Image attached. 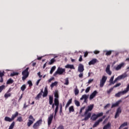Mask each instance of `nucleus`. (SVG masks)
Wrapping results in <instances>:
<instances>
[{
	"label": "nucleus",
	"mask_w": 129,
	"mask_h": 129,
	"mask_svg": "<svg viewBox=\"0 0 129 129\" xmlns=\"http://www.w3.org/2000/svg\"><path fill=\"white\" fill-rule=\"evenodd\" d=\"M93 107H94V105L91 104L88 106V108L86 109V111L84 114V115L85 116V118L83 119H82V121H84V120L86 121L88 120L90 117H91V113L89 112V111H91L92 109H93Z\"/></svg>",
	"instance_id": "obj_1"
},
{
	"label": "nucleus",
	"mask_w": 129,
	"mask_h": 129,
	"mask_svg": "<svg viewBox=\"0 0 129 129\" xmlns=\"http://www.w3.org/2000/svg\"><path fill=\"white\" fill-rule=\"evenodd\" d=\"M128 91H129V84L127 85V87L124 91H120L117 93L115 94V97H120L121 95H123L125 94V93H127Z\"/></svg>",
	"instance_id": "obj_2"
},
{
	"label": "nucleus",
	"mask_w": 129,
	"mask_h": 129,
	"mask_svg": "<svg viewBox=\"0 0 129 129\" xmlns=\"http://www.w3.org/2000/svg\"><path fill=\"white\" fill-rule=\"evenodd\" d=\"M29 67L27 68L25 70H24L22 73V80L24 81L29 77Z\"/></svg>",
	"instance_id": "obj_3"
},
{
	"label": "nucleus",
	"mask_w": 129,
	"mask_h": 129,
	"mask_svg": "<svg viewBox=\"0 0 129 129\" xmlns=\"http://www.w3.org/2000/svg\"><path fill=\"white\" fill-rule=\"evenodd\" d=\"M65 69H62L61 68H58L57 71L54 73L53 76H57V75H62L63 73H65Z\"/></svg>",
	"instance_id": "obj_4"
},
{
	"label": "nucleus",
	"mask_w": 129,
	"mask_h": 129,
	"mask_svg": "<svg viewBox=\"0 0 129 129\" xmlns=\"http://www.w3.org/2000/svg\"><path fill=\"white\" fill-rule=\"evenodd\" d=\"M103 115V112L99 113L97 114H93L91 117V120L95 121L98 117H100Z\"/></svg>",
	"instance_id": "obj_5"
},
{
	"label": "nucleus",
	"mask_w": 129,
	"mask_h": 129,
	"mask_svg": "<svg viewBox=\"0 0 129 129\" xmlns=\"http://www.w3.org/2000/svg\"><path fill=\"white\" fill-rule=\"evenodd\" d=\"M106 80H107V77L103 76L100 81V87H103V86H104V84H105Z\"/></svg>",
	"instance_id": "obj_6"
},
{
	"label": "nucleus",
	"mask_w": 129,
	"mask_h": 129,
	"mask_svg": "<svg viewBox=\"0 0 129 129\" xmlns=\"http://www.w3.org/2000/svg\"><path fill=\"white\" fill-rule=\"evenodd\" d=\"M29 119L28 120V122H27V125L28 126H31V125L34 123V121H35V118H34V117H33L32 115H30L29 117Z\"/></svg>",
	"instance_id": "obj_7"
},
{
	"label": "nucleus",
	"mask_w": 129,
	"mask_h": 129,
	"mask_svg": "<svg viewBox=\"0 0 129 129\" xmlns=\"http://www.w3.org/2000/svg\"><path fill=\"white\" fill-rule=\"evenodd\" d=\"M78 71L80 73H82V72L84 71V66H83V64H82V63H80L79 64Z\"/></svg>",
	"instance_id": "obj_8"
},
{
	"label": "nucleus",
	"mask_w": 129,
	"mask_h": 129,
	"mask_svg": "<svg viewBox=\"0 0 129 129\" xmlns=\"http://www.w3.org/2000/svg\"><path fill=\"white\" fill-rule=\"evenodd\" d=\"M53 115L51 114L50 116L48 117L47 119V123L48 125H51V123H52V121L53 120Z\"/></svg>",
	"instance_id": "obj_9"
},
{
	"label": "nucleus",
	"mask_w": 129,
	"mask_h": 129,
	"mask_svg": "<svg viewBox=\"0 0 129 129\" xmlns=\"http://www.w3.org/2000/svg\"><path fill=\"white\" fill-rule=\"evenodd\" d=\"M121 113V108H120V107H119L116 110L115 115V118H117V117H118V116H119V114Z\"/></svg>",
	"instance_id": "obj_10"
},
{
	"label": "nucleus",
	"mask_w": 129,
	"mask_h": 129,
	"mask_svg": "<svg viewBox=\"0 0 129 129\" xmlns=\"http://www.w3.org/2000/svg\"><path fill=\"white\" fill-rule=\"evenodd\" d=\"M43 89H41L40 91V92L38 94H37L36 97L35 98L36 100H40V99L41 97L42 94H43Z\"/></svg>",
	"instance_id": "obj_11"
},
{
	"label": "nucleus",
	"mask_w": 129,
	"mask_h": 129,
	"mask_svg": "<svg viewBox=\"0 0 129 129\" xmlns=\"http://www.w3.org/2000/svg\"><path fill=\"white\" fill-rule=\"evenodd\" d=\"M96 94H97V91L95 90L90 95L89 99L91 100V99H93L94 97L96 96Z\"/></svg>",
	"instance_id": "obj_12"
},
{
	"label": "nucleus",
	"mask_w": 129,
	"mask_h": 129,
	"mask_svg": "<svg viewBox=\"0 0 129 129\" xmlns=\"http://www.w3.org/2000/svg\"><path fill=\"white\" fill-rule=\"evenodd\" d=\"M106 72L108 75H111V71H110V65L108 64L106 68Z\"/></svg>",
	"instance_id": "obj_13"
},
{
	"label": "nucleus",
	"mask_w": 129,
	"mask_h": 129,
	"mask_svg": "<svg viewBox=\"0 0 129 129\" xmlns=\"http://www.w3.org/2000/svg\"><path fill=\"white\" fill-rule=\"evenodd\" d=\"M98 62L97 59L96 58H93L91 61L89 62V65H94L95 63Z\"/></svg>",
	"instance_id": "obj_14"
},
{
	"label": "nucleus",
	"mask_w": 129,
	"mask_h": 129,
	"mask_svg": "<svg viewBox=\"0 0 129 129\" xmlns=\"http://www.w3.org/2000/svg\"><path fill=\"white\" fill-rule=\"evenodd\" d=\"M42 122V120H39L36 122H35L33 126V128H37V126L40 125V123Z\"/></svg>",
	"instance_id": "obj_15"
},
{
	"label": "nucleus",
	"mask_w": 129,
	"mask_h": 129,
	"mask_svg": "<svg viewBox=\"0 0 129 129\" xmlns=\"http://www.w3.org/2000/svg\"><path fill=\"white\" fill-rule=\"evenodd\" d=\"M102 121V119H99L97 121H96L93 125V127H96L100 122Z\"/></svg>",
	"instance_id": "obj_16"
},
{
	"label": "nucleus",
	"mask_w": 129,
	"mask_h": 129,
	"mask_svg": "<svg viewBox=\"0 0 129 129\" xmlns=\"http://www.w3.org/2000/svg\"><path fill=\"white\" fill-rule=\"evenodd\" d=\"M103 129H111V124L108 122L106 125H105Z\"/></svg>",
	"instance_id": "obj_17"
},
{
	"label": "nucleus",
	"mask_w": 129,
	"mask_h": 129,
	"mask_svg": "<svg viewBox=\"0 0 129 129\" xmlns=\"http://www.w3.org/2000/svg\"><path fill=\"white\" fill-rule=\"evenodd\" d=\"M121 102V100H119L117 101L116 103L113 104L111 106V108H113V107H116L118 105H119V103Z\"/></svg>",
	"instance_id": "obj_18"
},
{
	"label": "nucleus",
	"mask_w": 129,
	"mask_h": 129,
	"mask_svg": "<svg viewBox=\"0 0 129 129\" xmlns=\"http://www.w3.org/2000/svg\"><path fill=\"white\" fill-rule=\"evenodd\" d=\"M43 93V97H47V96L48 95V89H47V87L45 88L44 91Z\"/></svg>",
	"instance_id": "obj_19"
},
{
	"label": "nucleus",
	"mask_w": 129,
	"mask_h": 129,
	"mask_svg": "<svg viewBox=\"0 0 129 129\" xmlns=\"http://www.w3.org/2000/svg\"><path fill=\"white\" fill-rule=\"evenodd\" d=\"M123 66H124V63L123 62H122L116 67V70H120V69H121V68L123 67Z\"/></svg>",
	"instance_id": "obj_20"
},
{
	"label": "nucleus",
	"mask_w": 129,
	"mask_h": 129,
	"mask_svg": "<svg viewBox=\"0 0 129 129\" xmlns=\"http://www.w3.org/2000/svg\"><path fill=\"white\" fill-rule=\"evenodd\" d=\"M65 68H69L70 69L75 70V67H74V65L73 64H68L65 66Z\"/></svg>",
	"instance_id": "obj_21"
},
{
	"label": "nucleus",
	"mask_w": 129,
	"mask_h": 129,
	"mask_svg": "<svg viewBox=\"0 0 129 129\" xmlns=\"http://www.w3.org/2000/svg\"><path fill=\"white\" fill-rule=\"evenodd\" d=\"M104 53H105L106 56H110V55H111V53H112V51L104 50Z\"/></svg>",
	"instance_id": "obj_22"
},
{
	"label": "nucleus",
	"mask_w": 129,
	"mask_h": 129,
	"mask_svg": "<svg viewBox=\"0 0 129 129\" xmlns=\"http://www.w3.org/2000/svg\"><path fill=\"white\" fill-rule=\"evenodd\" d=\"M125 77H127V75L126 74V73H124V74H122L121 75L119 76L120 80L121 79H124V78H125Z\"/></svg>",
	"instance_id": "obj_23"
},
{
	"label": "nucleus",
	"mask_w": 129,
	"mask_h": 129,
	"mask_svg": "<svg viewBox=\"0 0 129 129\" xmlns=\"http://www.w3.org/2000/svg\"><path fill=\"white\" fill-rule=\"evenodd\" d=\"M53 96H49V103L50 105H52L53 104Z\"/></svg>",
	"instance_id": "obj_24"
},
{
	"label": "nucleus",
	"mask_w": 129,
	"mask_h": 129,
	"mask_svg": "<svg viewBox=\"0 0 129 129\" xmlns=\"http://www.w3.org/2000/svg\"><path fill=\"white\" fill-rule=\"evenodd\" d=\"M18 115H19V112H16L15 114H13L11 117V118L12 119V120H14L15 118H16L17 116H18Z\"/></svg>",
	"instance_id": "obj_25"
},
{
	"label": "nucleus",
	"mask_w": 129,
	"mask_h": 129,
	"mask_svg": "<svg viewBox=\"0 0 129 129\" xmlns=\"http://www.w3.org/2000/svg\"><path fill=\"white\" fill-rule=\"evenodd\" d=\"M5 121H9V122H11V121H13L12 118H10L8 116H6L5 117Z\"/></svg>",
	"instance_id": "obj_26"
},
{
	"label": "nucleus",
	"mask_w": 129,
	"mask_h": 129,
	"mask_svg": "<svg viewBox=\"0 0 129 129\" xmlns=\"http://www.w3.org/2000/svg\"><path fill=\"white\" fill-rule=\"evenodd\" d=\"M72 103V99H70L67 102L66 105V109L67 108L70 104Z\"/></svg>",
	"instance_id": "obj_27"
},
{
	"label": "nucleus",
	"mask_w": 129,
	"mask_h": 129,
	"mask_svg": "<svg viewBox=\"0 0 129 129\" xmlns=\"http://www.w3.org/2000/svg\"><path fill=\"white\" fill-rule=\"evenodd\" d=\"M55 109L54 110V118L56 117V114H57V112H58V110L59 109V106H55Z\"/></svg>",
	"instance_id": "obj_28"
},
{
	"label": "nucleus",
	"mask_w": 129,
	"mask_h": 129,
	"mask_svg": "<svg viewBox=\"0 0 129 129\" xmlns=\"http://www.w3.org/2000/svg\"><path fill=\"white\" fill-rule=\"evenodd\" d=\"M11 96L12 94L10 93H6L4 95V97L6 98V99H8V98H9V97H11Z\"/></svg>",
	"instance_id": "obj_29"
},
{
	"label": "nucleus",
	"mask_w": 129,
	"mask_h": 129,
	"mask_svg": "<svg viewBox=\"0 0 129 129\" xmlns=\"http://www.w3.org/2000/svg\"><path fill=\"white\" fill-rule=\"evenodd\" d=\"M54 102L55 106H59V99H54Z\"/></svg>",
	"instance_id": "obj_30"
},
{
	"label": "nucleus",
	"mask_w": 129,
	"mask_h": 129,
	"mask_svg": "<svg viewBox=\"0 0 129 129\" xmlns=\"http://www.w3.org/2000/svg\"><path fill=\"white\" fill-rule=\"evenodd\" d=\"M88 98V95L86 94L82 95V97L80 98V100H83V99H87Z\"/></svg>",
	"instance_id": "obj_31"
},
{
	"label": "nucleus",
	"mask_w": 129,
	"mask_h": 129,
	"mask_svg": "<svg viewBox=\"0 0 129 129\" xmlns=\"http://www.w3.org/2000/svg\"><path fill=\"white\" fill-rule=\"evenodd\" d=\"M113 79H114V76H113L111 77V78L109 80V85H111L112 84H113Z\"/></svg>",
	"instance_id": "obj_32"
},
{
	"label": "nucleus",
	"mask_w": 129,
	"mask_h": 129,
	"mask_svg": "<svg viewBox=\"0 0 129 129\" xmlns=\"http://www.w3.org/2000/svg\"><path fill=\"white\" fill-rule=\"evenodd\" d=\"M126 125H127V122H125L119 126V129H121L122 127L126 126Z\"/></svg>",
	"instance_id": "obj_33"
},
{
	"label": "nucleus",
	"mask_w": 129,
	"mask_h": 129,
	"mask_svg": "<svg viewBox=\"0 0 129 129\" xmlns=\"http://www.w3.org/2000/svg\"><path fill=\"white\" fill-rule=\"evenodd\" d=\"M13 83H14V81L11 78L7 82V84H13Z\"/></svg>",
	"instance_id": "obj_34"
},
{
	"label": "nucleus",
	"mask_w": 129,
	"mask_h": 129,
	"mask_svg": "<svg viewBox=\"0 0 129 129\" xmlns=\"http://www.w3.org/2000/svg\"><path fill=\"white\" fill-rule=\"evenodd\" d=\"M54 62H56V59L54 58H52L50 61L48 62L49 65H52V64L54 63Z\"/></svg>",
	"instance_id": "obj_35"
},
{
	"label": "nucleus",
	"mask_w": 129,
	"mask_h": 129,
	"mask_svg": "<svg viewBox=\"0 0 129 129\" xmlns=\"http://www.w3.org/2000/svg\"><path fill=\"white\" fill-rule=\"evenodd\" d=\"M26 88H27V86H26V85L24 84L21 86V90L24 92L25 91V90L26 89Z\"/></svg>",
	"instance_id": "obj_36"
},
{
	"label": "nucleus",
	"mask_w": 129,
	"mask_h": 129,
	"mask_svg": "<svg viewBox=\"0 0 129 129\" xmlns=\"http://www.w3.org/2000/svg\"><path fill=\"white\" fill-rule=\"evenodd\" d=\"M17 75H19V73L18 72H13L10 74V76L11 77H14V76H16Z\"/></svg>",
	"instance_id": "obj_37"
},
{
	"label": "nucleus",
	"mask_w": 129,
	"mask_h": 129,
	"mask_svg": "<svg viewBox=\"0 0 129 129\" xmlns=\"http://www.w3.org/2000/svg\"><path fill=\"white\" fill-rule=\"evenodd\" d=\"M58 84V82H54V83H52V84L50 85V87L51 88H53L54 86H56Z\"/></svg>",
	"instance_id": "obj_38"
},
{
	"label": "nucleus",
	"mask_w": 129,
	"mask_h": 129,
	"mask_svg": "<svg viewBox=\"0 0 129 129\" xmlns=\"http://www.w3.org/2000/svg\"><path fill=\"white\" fill-rule=\"evenodd\" d=\"M56 69V67L53 66L51 68L50 71V74H52L53 72L55 71V70Z\"/></svg>",
	"instance_id": "obj_39"
},
{
	"label": "nucleus",
	"mask_w": 129,
	"mask_h": 129,
	"mask_svg": "<svg viewBox=\"0 0 129 129\" xmlns=\"http://www.w3.org/2000/svg\"><path fill=\"white\" fill-rule=\"evenodd\" d=\"M75 104L77 106H80V102L77 100H75Z\"/></svg>",
	"instance_id": "obj_40"
},
{
	"label": "nucleus",
	"mask_w": 129,
	"mask_h": 129,
	"mask_svg": "<svg viewBox=\"0 0 129 129\" xmlns=\"http://www.w3.org/2000/svg\"><path fill=\"white\" fill-rule=\"evenodd\" d=\"M54 99H59V95L58 94V92H55L54 93Z\"/></svg>",
	"instance_id": "obj_41"
},
{
	"label": "nucleus",
	"mask_w": 129,
	"mask_h": 129,
	"mask_svg": "<svg viewBox=\"0 0 129 129\" xmlns=\"http://www.w3.org/2000/svg\"><path fill=\"white\" fill-rule=\"evenodd\" d=\"M69 111L70 112H74V107L73 106H71L69 107Z\"/></svg>",
	"instance_id": "obj_42"
},
{
	"label": "nucleus",
	"mask_w": 129,
	"mask_h": 129,
	"mask_svg": "<svg viewBox=\"0 0 129 129\" xmlns=\"http://www.w3.org/2000/svg\"><path fill=\"white\" fill-rule=\"evenodd\" d=\"M64 85H68L69 84V80L68 78H67L65 79V83H64Z\"/></svg>",
	"instance_id": "obj_43"
},
{
	"label": "nucleus",
	"mask_w": 129,
	"mask_h": 129,
	"mask_svg": "<svg viewBox=\"0 0 129 129\" xmlns=\"http://www.w3.org/2000/svg\"><path fill=\"white\" fill-rule=\"evenodd\" d=\"M5 87H6V86H5L4 85L0 86V93H1V92H2V91H3L4 90V89H5Z\"/></svg>",
	"instance_id": "obj_44"
},
{
	"label": "nucleus",
	"mask_w": 129,
	"mask_h": 129,
	"mask_svg": "<svg viewBox=\"0 0 129 129\" xmlns=\"http://www.w3.org/2000/svg\"><path fill=\"white\" fill-rule=\"evenodd\" d=\"M17 121H19L20 122H22V121H23V118L22 117V116L18 117L17 118Z\"/></svg>",
	"instance_id": "obj_45"
},
{
	"label": "nucleus",
	"mask_w": 129,
	"mask_h": 129,
	"mask_svg": "<svg viewBox=\"0 0 129 129\" xmlns=\"http://www.w3.org/2000/svg\"><path fill=\"white\" fill-rule=\"evenodd\" d=\"M75 95H78V94H79V90H78V89H75Z\"/></svg>",
	"instance_id": "obj_46"
},
{
	"label": "nucleus",
	"mask_w": 129,
	"mask_h": 129,
	"mask_svg": "<svg viewBox=\"0 0 129 129\" xmlns=\"http://www.w3.org/2000/svg\"><path fill=\"white\" fill-rule=\"evenodd\" d=\"M118 80H120V79L119 78V76H118L113 81V84H114V83H116V82H117L118 81Z\"/></svg>",
	"instance_id": "obj_47"
},
{
	"label": "nucleus",
	"mask_w": 129,
	"mask_h": 129,
	"mask_svg": "<svg viewBox=\"0 0 129 129\" xmlns=\"http://www.w3.org/2000/svg\"><path fill=\"white\" fill-rule=\"evenodd\" d=\"M113 88H111L110 89H109L108 91H107V93L108 94H110V93L111 92V91H112V90H113Z\"/></svg>",
	"instance_id": "obj_48"
},
{
	"label": "nucleus",
	"mask_w": 129,
	"mask_h": 129,
	"mask_svg": "<svg viewBox=\"0 0 129 129\" xmlns=\"http://www.w3.org/2000/svg\"><path fill=\"white\" fill-rule=\"evenodd\" d=\"M120 85H121V83H119L117 84H116L115 86H113V88H115L116 87H119V86H120Z\"/></svg>",
	"instance_id": "obj_49"
},
{
	"label": "nucleus",
	"mask_w": 129,
	"mask_h": 129,
	"mask_svg": "<svg viewBox=\"0 0 129 129\" xmlns=\"http://www.w3.org/2000/svg\"><path fill=\"white\" fill-rule=\"evenodd\" d=\"M90 87H88L87 88V89L85 90V92L86 93H88V92H89V91H90Z\"/></svg>",
	"instance_id": "obj_50"
},
{
	"label": "nucleus",
	"mask_w": 129,
	"mask_h": 129,
	"mask_svg": "<svg viewBox=\"0 0 129 129\" xmlns=\"http://www.w3.org/2000/svg\"><path fill=\"white\" fill-rule=\"evenodd\" d=\"M84 109H85V106H84L80 109V114H81V113H82V111L83 110H84Z\"/></svg>",
	"instance_id": "obj_51"
},
{
	"label": "nucleus",
	"mask_w": 129,
	"mask_h": 129,
	"mask_svg": "<svg viewBox=\"0 0 129 129\" xmlns=\"http://www.w3.org/2000/svg\"><path fill=\"white\" fill-rule=\"evenodd\" d=\"M27 83L28 84H29V86L31 87V86H33V83H32V81H28L27 82Z\"/></svg>",
	"instance_id": "obj_52"
},
{
	"label": "nucleus",
	"mask_w": 129,
	"mask_h": 129,
	"mask_svg": "<svg viewBox=\"0 0 129 129\" xmlns=\"http://www.w3.org/2000/svg\"><path fill=\"white\" fill-rule=\"evenodd\" d=\"M79 77L80 78H83V73H81L79 75Z\"/></svg>",
	"instance_id": "obj_53"
},
{
	"label": "nucleus",
	"mask_w": 129,
	"mask_h": 129,
	"mask_svg": "<svg viewBox=\"0 0 129 129\" xmlns=\"http://www.w3.org/2000/svg\"><path fill=\"white\" fill-rule=\"evenodd\" d=\"M55 78L54 77H51L50 79L48 80V82L50 83V82H52V80H54Z\"/></svg>",
	"instance_id": "obj_54"
},
{
	"label": "nucleus",
	"mask_w": 129,
	"mask_h": 129,
	"mask_svg": "<svg viewBox=\"0 0 129 129\" xmlns=\"http://www.w3.org/2000/svg\"><path fill=\"white\" fill-rule=\"evenodd\" d=\"M57 129H64V126L60 125L57 127Z\"/></svg>",
	"instance_id": "obj_55"
},
{
	"label": "nucleus",
	"mask_w": 129,
	"mask_h": 129,
	"mask_svg": "<svg viewBox=\"0 0 129 129\" xmlns=\"http://www.w3.org/2000/svg\"><path fill=\"white\" fill-rule=\"evenodd\" d=\"M109 105H110V104H107L106 105H105L104 107V108L105 109H106V108H107L108 107H109Z\"/></svg>",
	"instance_id": "obj_56"
},
{
	"label": "nucleus",
	"mask_w": 129,
	"mask_h": 129,
	"mask_svg": "<svg viewBox=\"0 0 129 129\" xmlns=\"http://www.w3.org/2000/svg\"><path fill=\"white\" fill-rule=\"evenodd\" d=\"M37 75L39 76V78H42V76L41 75V72H39L37 73Z\"/></svg>",
	"instance_id": "obj_57"
},
{
	"label": "nucleus",
	"mask_w": 129,
	"mask_h": 129,
	"mask_svg": "<svg viewBox=\"0 0 129 129\" xmlns=\"http://www.w3.org/2000/svg\"><path fill=\"white\" fill-rule=\"evenodd\" d=\"M94 53L96 54H99V51H98V50H95L94 51Z\"/></svg>",
	"instance_id": "obj_58"
},
{
	"label": "nucleus",
	"mask_w": 129,
	"mask_h": 129,
	"mask_svg": "<svg viewBox=\"0 0 129 129\" xmlns=\"http://www.w3.org/2000/svg\"><path fill=\"white\" fill-rule=\"evenodd\" d=\"M93 82V79H90V80H89V81H88V84H90V83H91L92 82Z\"/></svg>",
	"instance_id": "obj_59"
},
{
	"label": "nucleus",
	"mask_w": 129,
	"mask_h": 129,
	"mask_svg": "<svg viewBox=\"0 0 129 129\" xmlns=\"http://www.w3.org/2000/svg\"><path fill=\"white\" fill-rule=\"evenodd\" d=\"M40 81H41V79L37 80L36 82V85H39V84L40 83Z\"/></svg>",
	"instance_id": "obj_60"
},
{
	"label": "nucleus",
	"mask_w": 129,
	"mask_h": 129,
	"mask_svg": "<svg viewBox=\"0 0 129 129\" xmlns=\"http://www.w3.org/2000/svg\"><path fill=\"white\" fill-rule=\"evenodd\" d=\"M88 55V52L87 51L85 52L84 53V57H87Z\"/></svg>",
	"instance_id": "obj_61"
},
{
	"label": "nucleus",
	"mask_w": 129,
	"mask_h": 129,
	"mask_svg": "<svg viewBox=\"0 0 129 129\" xmlns=\"http://www.w3.org/2000/svg\"><path fill=\"white\" fill-rule=\"evenodd\" d=\"M79 61L80 62H81V61H82V55H80V57L79 58Z\"/></svg>",
	"instance_id": "obj_62"
},
{
	"label": "nucleus",
	"mask_w": 129,
	"mask_h": 129,
	"mask_svg": "<svg viewBox=\"0 0 129 129\" xmlns=\"http://www.w3.org/2000/svg\"><path fill=\"white\" fill-rule=\"evenodd\" d=\"M5 76V74L4 73H0V77H3V76Z\"/></svg>",
	"instance_id": "obj_63"
},
{
	"label": "nucleus",
	"mask_w": 129,
	"mask_h": 129,
	"mask_svg": "<svg viewBox=\"0 0 129 129\" xmlns=\"http://www.w3.org/2000/svg\"><path fill=\"white\" fill-rule=\"evenodd\" d=\"M59 112L60 113H62V105H60Z\"/></svg>",
	"instance_id": "obj_64"
}]
</instances>
